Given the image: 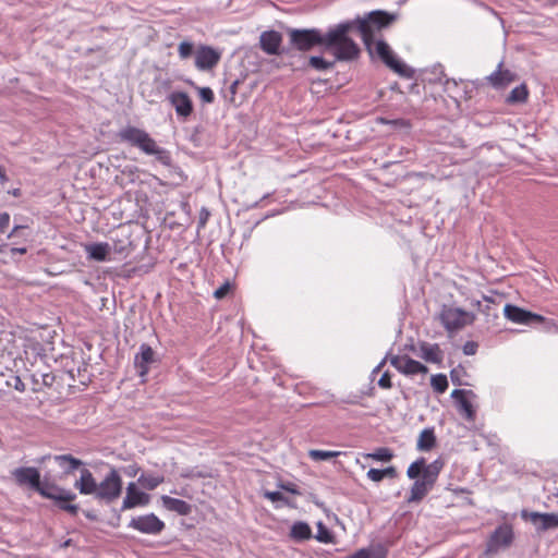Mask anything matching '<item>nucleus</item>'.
Returning <instances> with one entry per match:
<instances>
[{
    "label": "nucleus",
    "instance_id": "obj_1",
    "mask_svg": "<svg viewBox=\"0 0 558 558\" xmlns=\"http://www.w3.org/2000/svg\"><path fill=\"white\" fill-rule=\"evenodd\" d=\"M117 136L120 142L128 143L131 146L138 148L145 155L154 156L161 165H171L170 153L160 147L145 130L133 125H126L118 132Z\"/></svg>",
    "mask_w": 558,
    "mask_h": 558
},
{
    "label": "nucleus",
    "instance_id": "obj_2",
    "mask_svg": "<svg viewBox=\"0 0 558 558\" xmlns=\"http://www.w3.org/2000/svg\"><path fill=\"white\" fill-rule=\"evenodd\" d=\"M355 28L351 21L339 23L327 32L326 49H331L335 57L341 61H350L359 57L357 44L348 36Z\"/></svg>",
    "mask_w": 558,
    "mask_h": 558
},
{
    "label": "nucleus",
    "instance_id": "obj_3",
    "mask_svg": "<svg viewBox=\"0 0 558 558\" xmlns=\"http://www.w3.org/2000/svg\"><path fill=\"white\" fill-rule=\"evenodd\" d=\"M396 20V14L378 10L369 12L363 17L357 16L351 22L354 23V27L361 34L366 49H371L369 43L376 41L380 32L388 28Z\"/></svg>",
    "mask_w": 558,
    "mask_h": 558
},
{
    "label": "nucleus",
    "instance_id": "obj_4",
    "mask_svg": "<svg viewBox=\"0 0 558 558\" xmlns=\"http://www.w3.org/2000/svg\"><path fill=\"white\" fill-rule=\"evenodd\" d=\"M442 469V462L435 460L428 464L422 477L417 478L411 489L408 497V502L421 501L433 488L436 483L438 475Z\"/></svg>",
    "mask_w": 558,
    "mask_h": 558
},
{
    "label": "nucleus",
    "instance_id": "obj_5",
    "mask_svg": "<svg viewBox=\"0 0 558 558\" xmlns=\"http://www.w3.org/2000/svg\"><path fill=\"white\" fill-rule=\"evenodd\" d=\"M291 45L300 51H308L316 46H326L327 33L318 28H292L288 32Z\"/></svg>",
    "mask_w": 558,
    "mask_h": 558
},
{
    "label": "nucleus",
    "instance_id": "obj_6",
    "mask_svg": "<svg viewBox=\"0 0 558 558\" xmlns=\"http://www.w3.org/2000/svg\"><path fill=\"white\" fill-rule=\"evenodd\" d=\"M369 46L371 49H367L369 54L378 57L390 70L402 76L411 75L410 69L396 57L390 46L385 40L377 39L376 41L369 43Z\"/></svg>",
    "mask_w": 558,
    "mask_h": 558
},
{
    "label": "nucleus",
    "instance_id": "obj_7",
    "mask_svg": "<svg viewBox=\"0 0 558 558\" xmlns=\"http://www.w3.org/2000/svg\"><path fill=\"white\" fill-rule=\"evenodd\" d=\"M122 493V478L116 468H111L104 480L98 484L95 498L105 504L117 500Z\"/></svg>",
    "mask_w": 558,
    "mask_h": 558
},
{
    "label": "nucleus",
    "instance_id": "obj_8",
    "mask_svg": "<svg viewBox=\"0 0 558 558\" xmlns=\"http://www.w3.org/2000/svg\"><path fill=\"white\" fill-rule=\"evenodd\" d=\"M440 322L449 332L461 330L465 326L472 325L475 315L459 307L444 306L440 312Z\"/></svg>",
    "mask_w": 558,
    "mask_h": 558
},
{
    "label": "nucleus",
    "instance_id": "obj_9",
    "mask_svg": "<svg viewBox=\"0 0 558 558\" xmlns=\"http://www.w3.org/2000/svg\"><path fill=\"white\" fill-rule=\"evenodd\" d=\"M128 526L143 534L158 535L166 525L155 513H148L132 518Z\"/></svg>",
    "mask_w": 558,
    "mask_h": 558
},
{
    "label": "nucleus",
    "instance_id": "obj_10",
    "mask_svg": "<svg viewBox=\"0 0 558 558\" xmlns=\"http://www.w3.org/2000/svg\"><path fill=\"white\" fill-rule=\"evenodd\" d=\"M11 475L19 486H27L36 492L41 483L40 472L33 466L16 468L11 472Z\"/></svg>",
    "mask_w": 558,
    "mask_h": 558
},
{
    "label": "nucleus",
    "instance_id": "obj_11",
    "mask_svg": "<svg viewBox=\"0 0 558 558\" xmlns=\"http://www.w3.org/2000/svg\"><path fill=\"white\" fill-rule=\"evenodd\" d=\"M390 364L403 375H416L427 373V367L421 362L409 357L408 355H392Z\"/></svg>",
    "mask_w": 558,
    "mask_h": 558
},
{
    "label": "nucleus",
    "instance_id": "obj_12",
    "mask_svg": "<svg viewBox=\"0 0 558 558\" xmlns=\"http://www.w3.org/2000/svg\"><path fill=\"white\" fill-rule=\"evenodd\" d=\"M37 493L43 497L57 502L73 501L76 498V495L73 492L46 481L40 483Z\"/></svg>",
    "mask_w": 558,
    "mask_h": 558
},
{
    "label": "nucleus",
    "instance_id": "obj_13",
    "mask_svg": "<svg viewBox=\"0 0 558 558\" xmlns=\"http://www.w3.org/2000/svg\"><path fill=\"white\" fill-rule=\"evenodd\" d=\"M471 390L456 389L451 392L452 399L457 402L459 413L469 422H474L476 411L468 397H474Z\"/></svg>",
    "mask_w": 558,
    "mask_h": 558
},
{
    "label": "nucleus",
    "instance_id": "obj_14",
    "mask_svg": "<svg viewBox=\"0 0 558 558\" xmlns=\"http://www.w3.org/2000/svg\"><path fill=\"white\" fill-rule=\"evenodd\" d=\"M504 314L505 317L511 320L512 323L522 325H530L534 322L541 323L544 320L543 316L525 311L512 304H507L505 306Z\"/></svg>",
    "mask_w": 558,
    "mask_h": 558
},
{
    "label": "nucleus",
    "instance_id": "obj_15",
    "mask_svg": "<svg viewBox=\"0 0 558 558\" xmlns=\"http://www.w3.org/2000/svg\"><path fill=\"white\" fill-rule=\"evenodd\" d=\"M522 518L531 521L538 532L558 527L557 513H541L522 511Z\"/></svg>",
    "mask_w": 558,
    "mask_h": 558
},
{
    "label": "nucleus",
    "instance_id": "obj_16",
    "mask_svg": "<svg viewBox=\"0 0 558 558\" xmlns=\"http://www.w3.org/2000/svg\"><path fill=\"white\" fill-rule=\"evenodd\" d=\"M513 541V531L510 525L498 526L492 534L487 544L488 551H497L501 547H508Z\"/></svg>",
    "mask_w": 558,
    "mask_h": 558
},
{
    "label": "nucleus",
    "instance_id": "obj_17",
    "mask_svg": "<svg viewBox=\"0 0 558 558\" xmlns=\"http://www.w3.org/2000/svg\"><path fill=\"white\" fill-rule=\"evenodd\" d=\"M220 53L209 46H201L195 53V65L198 70H210L218 64Z\"/></svg>",
    "mask_w": 558,
    "mask_h": 558
},
{
    "label": "nucleus",
    "instance_id": "obj_18",
    "mask_svg": "<svg viewBox=\"0 0 558 558\" xmlns=\"http://www.w3.org/2000/svg\"><path fill=\"white\" fill-rule=\"evenodd\" d=\"M170 104L174 107L178 117L187 118L193 111V104L190 96L183 92H173L168 96Z\"/></svg>",
    "mask_w": 558,
    "mask_h": 558
},
{
    "label": "nucleus",
    "instance_id": "obj_19",
    "mask_svg": "<svg viewBox=\"0 0 558 558\" xmlns=\"http://www.w3.org/2000/svg\"><path fill=\"white\" fill-rule=\"evenodd\" d=\"M154 351L148 345L143 343L140 347V352L135 355L134 365L141 377H145L149 372V365L154 362Z\"/></svg>",
    "mask_w": 558,
    "mask_h": 558
},
{
    "label": "nucleus",
    "instance_id": "obj_20",
    "mask_svg": "<svg viewBox=\"0 0 558 558\" xmlns=\"http://www.w3.org/2000/svg\"><path fill=\"white\" fill-rule=\"evenodd\" d=\"M282 41V36L276 31H267L262 33L259 43L260 48L268 54H277Z\"/></svg>",
    "mask_w": 558,
    "mask_h": 558
},
{
    "label": "nucleus",
    "instance_id": "obj_21",
    "mask_svg": "<svg viewBox=\"0 0 558 558\" xmlns=\"http://www.w3.org/2000/svg\"><path fill=\"white\" fill-rule=\"evenodd\" d=\"M98 483L96 482L93 473L88 469L81 470L80 478L74 483V487L82 495H94L96 494Z\"/></svg>",
    "mask_w": 558,
    "mask_h": 558
},
{
    "label": "nucleus",
    "instance_id": "obj_22",
    "mask_svg": "<svg viewBox=\"0 0 558 558\" xmlns=\"http://www.w3.org/2000/svg\"><path fill=\"white\" fill-rule=\"evenodd\" d=\"M488 82L495 88H504L510 83L515 81V74L508 69H502V64L499 63L496 71L487 76Z\"/></svg>",
    "mask_w": 558,
    "mask_h": 558
},
{
    "label": "nucleus",
    "instance_id": "obj_23",
    "mask_svg": "<svg viewBox=\"0 0 558 558\" xmlns=\"http://www.w3.org/2000/svg\"><path fill=\"white\" fill-rule=\"evenodd\" d=\"M110 245L106 242L100 243H92L85 245V252L89 259H94L97 262H106L110 260Z\"/></svg>",
    "mask_w": 558,
    "mask_h": 558
},
{
    "label": "nucleus",
    "instance_id": "obj_24",
    "mask_svg": "<svg viewBox=\"0 0 558 558\" xmlns=\"http://www.w3.org/2000/svg\"><path fill=\"white\" fill-rule=\"evenodd\" d=\"M161 502L167 510L180 515H189L192 512V506L182 499L163 495L161 496Z\"/></svg>",
    "mask_w": 558,
    "mask_h": 558
},
{
    "label": "nucleus",
    "instance_id": "obj_25",
    "mask_svg": "<svg viewBox=\"0 0 558 558\" xmlns=\"http://www.w3.org/2000/svg\"><path fill=\"white\" fill-rule=\"evenodd\" d=\"M420 355L429 363H439L442 360V353L437 343L422 342L420 344Z\"/></svg>",
    "mask_w": 558,
    "mask_h": 558
},
{
    "label": "nucleus",
    "instance_id": "obj_26",
    "mask_svg": "<svg viewBox=\"0 0 558 558\" xmlns=\"http://www.w3.org/2000/svg\"><path fill=\"white\" fill-rule=\"evenodd\" d=\"M54 461L63 469L65 474H71L75 470L80 469L84 462L71 454H58L54 456Z\"/></svg>",
    "mask_w": 558,
    "mask_h": 558
},
{
    "label": "nucleus",
    "instance_id": "obj_27",
    "mask_svg": "<svg viewBox=\"0 0 558 558\" xmlns=\"http://www.w3.org/2000/svg\"><path fill=\"white\" fill-rule=\"evenodd\" d=\"M290 537L296 542L307 541L312 537V529L306 522L298 521L291 526Z\"/></svg>",
    "mask_w": 558,
    "mask_h": 558
},
{
    "label": "nucleus",
    "instance_id": "obj_28",
    "mask_svg": "<svg viewBox=\"0 0 558 558\" xmlns=\"http://www.w3.org/2000/svg\"><path fill=\"white\" fill-rule=\"evenodd\" d=\"M149 504V495L144 492H136L132 496H125L122 502V510L133 509L138 506H147Z\"/></svg>",
    "mask_w": 558,
    "mask_h": 558
},
{
    "label": "nucleus",
    "instance_id": "obj_29",
    "mask_svg": "<svg viewBox=\"0 0 558 558\" xmlns=\"http://www.w3.org/2000/svg\"><path fill=\"white\" fill-rule=\"evenodd\" d=\"M436 445V436L433 428H425L421 432L416 447L421 451H429Z\"/></svg>",
    "mask_w": 558,
    "mask_h": 558
},
{
    "label": "nucleus",
    "instance_id": "obj_30",
    "mask_svg": "<svg viewBox=\"0 0 558 558\" xmlns=\"http://www.w3.org/2000/svg\"><path fill=\"white\" fill-rule=\"evenodd\" d=\"M366 476L372 482L379 483L385 477L396 478L398 476V472H397L395 466L390 465V466H388L386 469H383V470L369 469L367 474H366Z\"/></svg>",
    "mask_w": 558,
    "mask_h": 558
},
{
    "label": "nucleus",
    "instance_id": "obj_31",
    "mask_svg": "<svg viewBox=\"0 0 558 558\" xmlns=\"http://www.w3.org/2000/svg\"><path fill=\"white\" fill-rule=\"evenodd\" d=\"M427 466L425 458H418L409 465L407 475L410 480H416L418 476L422 477Z\"/></svg>",
    "mask_w": 558,
    "mask_h": 558
},
{
    "label": "nucleus",
    "instance_id": "obj_32",
    "mask_svg": "<svg viewBox=\"0 0 558 558\" xmlns=\"http://www.w3.org/2000/svg\"><path fill=\"white\" fill-rule=\"evenodd\" d=\"M529 92L525 84L514 87L507 97L508 104H520L527 99Z\"/></svg>",
    "mask_w": 558,
    "mask_h": 558
},
{
    "label": "nucleus",
    "instance_id": "obj_33",
    "mask_svg": "<svg viewBox=\"0 0 558 558\" xmlns=\"http://www.w3.org/2000/svg\"><path fill=\"white\" fill-rule=\"evenodd\" d=\"M137 481L144 488L153 490L163 483L165 478L162 475L142 474Z\"/></svg>",
    "mask_w": 558,
    "mask_h": 558
},
{
    "label": "nucleus",
    "instance_id": "obj_34",
    "mask_svg": "<svg viewBox=\"0 0 558 558\" xmlns=\"http://www.w3.org/2000/svg\"><path fill=\"white\" fill-rule=\"evenodd\" d=\"M364 457L376 461L389 462L393 458V453L389 448L380 447L371 453L364 454Z\"/></svg>",
    "mask_w": 558,
    "mask_h": 558
},
{
    "label": "nucleus",
    "instance_id": "obj_35",
    "mask_svg": "<svg viewBox=\"0 0 558 558\" xmlns=\"http://www.w3.org/2000/svg\"><path fill=\"white\" fill-rule=\"evenodd\" d=\"M430 385L437 393H444L448 388L447 376L444 374L433 375L430 378Z\"/></svg>",
    "mask_w": 558,
    "mask_h": 558
},
{
    "label": "nucleus",
    "instance_id": "obj_36",
    "mask_svg": "<svg viewBox=\"0 0 558 558\" xmlns=\"http://www.w3.org/2000/svg\"><path fill=\"white\" fill-rule=\"evenodd\" d=\"M340 454H341L340 451H327V450H317V449L311 450L308 452V456L315 461H326L331 458L339 457Z\"/></svg>",
    "mask_w": 558,
    "mask_h": 558
},
{
    "label": "nucleus",
    "instance_id": "obj_37",
    "mask_svg": "<svg viewBox=\"0 0 558 558\" xmlns=\"http://www.w3.org/2000/svg\"><path fill=\"white\" fill-rule=\"evenodd\" d=\"M308 64L315 70L325 71L330 69L333 63L325 60L323 57L312 56L308 60Z\"/></svg>",
    "mask_w": 558,
    "mask_h": 558
},
{
    "label": "nucleus",
    "instance_id": "obj_38",
    "mask_svg": "<svg viewBox=\"0 0 558 558\" xmlns=\"http://www.w3.org/2000/svg\"><path fill=\"white\" fill-rule=\"evenodd\" d=\"M263 496L272 502H281L283 505L291 506L290 500L280 492L265 490L263 492Z\"/></svg>",
    "mask_w": 558,
    "mask_h": 558
},
{
    "label": "nucleus",
    "instance_id": "obj_39",
    "mask_svg": "<svg viewBox=\"0 0 558 558\" xmlns=\"http://www.w3.org/2000/svg\"><path fill=\"white\" fill-rule=\"evenodd\" d=\"M317 534L316 539L322 543H330L332 539L330 531L322 523L319 522L317 525Z\"/></svg>",
    "mask_w": 558,
    "mask_h": 558
},
{
    "label": "nucleus",
    "instance_id": "obj_40",
    "mask_svg": "<svg viewBox=\"0 0 558 558\" xmlns=\"http://www.w3.org/2000/svg\"><path fill=\"white\" fill-rule=\"evenodd\" d=\"M193 44L190 41H182L178 47V52L181 59H187L193 53Z\"/></svg>",
    "mask_w": 558,
    "mask_h": 558
},
{
    "label": "nucleus",
    "instance_id": "obj_41",
    "mask_svg": "<svg viewBox=\"0 0 558 558\" xmlns=\"http://www.w3.org/2000/svg\"><path fill=\"white\" fill-rule=\"evenodd\" d=\"M198 94L204 102L211 104L215 99L214 92L209 87L199 88Z\"/></svg>",
    "mask_w": 558,
    "mask_h": 558
},
{
    "label": "nucleus",
    "instance_id": "obj_42",
    "mask_svg": "<svg viewBox=\"0 0 558 558\" xmlns=\"http://www.w3.org/2000/svg\"><path fill=\"white\" fill-rule=\"evenodd\" d=\"M231 290V284L227 281L222 286H220L217 290L214 292V296L217 300L223 299Z\"/></svg>",
    "mask_w": 558,
    "mask_h": 558
},
{
    "label": "nucleus",
    "instance_id": "obj_43",
    "mask_svg": "<svg viewBox=\"0 0 558 558\" xmlns=\"http://www.w3.org/2000/svg\"><path fill=\"white\" fill-rule=\"evenodd\" d=\"M345 558H374V554L371 549L361 548Z\"/></svg>",
    "mask_w": 558,
    "mask_h": 558
},
{
    "label": "nucleus",
    "instance_id": "obj_44",
    "mask_svg": "<svg viewBox=\"0 0 558 558\" xmlns=\"http://www.w3.org/2000/svg\"><path fill=\"white\" fill-rule=\"evenodd\" d=\"M378 386L383 389H389L391 388L392 384H391V378H390V374L388 372H385L381 377L379 378L378 380Z\"/></svg>",
    "mask_w": 558,
    "mask_h": 558
},
{
    "label": "nucleus",
    "instance_id": "obj_45",
    "mask_svg": "<svg viewBox=\"0 0 558 558\" xmlns=\"http://www.w3.org/2000/svg\"><path fill=\"white\" fill-rule=\"evenodd\" d=\"M70 501H66V502H58L59 505V508L75 515L77 512H78V506L77 505H72V504H69Z\"/></svg>",
    "mask_w": 558,
    "mask_h": 558
},
{
    "label": "nucleus",
    "instance_id": "obj_46",
    "mask_svg": "<svg viewBox=\"0 0 558 558\" xmlns=\"http://www.w3.org/2000/svg\"><path fill=\"white\" fill-rule=\"evenodd\" d=\"M210 216V213L207 208L203 207L199 211V217H198V229L201 228H204L205 225L207 223L208 221V218Z\"/></svg>",
    "mask_w": 558,
    "mask_h": 558
},
{
    "label": "nucleus",
    "instance_id": "obj_47",
    "mask_svg": "<svg viewBox=\"0 0 558 558\" xmlns=\"http://www.w3.org/2000/svg\"><path fill=\"white\" fill-rule=\"evenodd\" d=\"M279 487L288 493L300 495V490L298 486L294 483L288 482V483H281L279 484Z\"/></svg>",
    "mask_w": 558,
    "mask_h": 558
},
{
    "label": "nucleus",
    "instance_id": "obj_48",
    "mask_svg": "<svg viewBox=\"0 0 558 558\" xmlns=\"http://www.w3.org/2000/svg\"><path fill=\"white\" fill-rule=\"evenodd\" d=\"M476 350H477V343L474 342V341H468L464 345H463V353L465 355H473L476 353Z\"/></svg>",
    "mask_w": 558,
    "mask_h": 558
},
{
    "label": "nucleus",
    "instance_id": "obj_49",
    "mask_svg": "<svg viewBox=\"0 0 558 558\" xmlns=\"http://www.w3.org/2000/svg\"><path fill=\"white\" fill-rule=\"evenodd\" d=\"M10 222V215L8 213L0 214V232H4Z\"/></svg>",
    "mask_w": 558,
    "mask_h": 558
},
{
    "label": "nucleus",
    "instance_id": "obj_50",
    "mask_svg": "<svg viewBox=\"0 0 558 558\" xmlns=\"http://www.w3.org/2000/svg\"><path fill=\"white\" fill-rule=\"evenodd\" d=\"M380 122L385 123V124H392L396 126H408L409 125V123L403 119H397V120L380 119Z\"/></svg>",
    "mask_w": 558,
    "mask_h": 558
},
{
    "label": "nucleus",
    "instance_id": "obj_51",
    "mask_svg": "<svg viewBox=\"0 0 558 558\" xmlns=\"http://www.w3.org/2000/svg\"><path fill=\"white\" fill-rule=\"evenodd\" d=\"M138 471L140 468L136 464L129 465L128 468H125V474H128L129 476H135Z\"/></svg>",
    "mask_w": 558,
    "mask_h": 558
},
{
    "label": "nucleus",
    "instance_id": "obj_52",
    "mask_svg": "<svg viewBox=\"0 0 558 558\" xmlns=\"http://www.w3.org/2000/svg\"><path fill=\"white\" fill-rule=\"evenodd\" d=\"M240 84V81L239 80H235L231 83L230 87H229V92H230V95H231V100H233V97L234 95L236 94V88H238V85Z\"/></svg>",
    "mask_w": 558,
    "mask_h": 558
},
{
    "label": "nucleus",
    "instance_id": "obj_53",
    "mask_svg": "<svg viewBox=\"0 0 558 558\" xmlns=\"http://www.w3.org/2000/svg\"><path fill=\"white\" fill-rule=\"evenodd\" d=\"M136 492H138V489H137L135 483L131 482V483H129V485L126 487V495L125 496H132Z\"/></svg>",
    "mask_w": 558,
    "mask_h": 558
},
{
    "label": "nucleus",
    "instance_id": "obj_54",
    "mask_svg": "<svg viewBox=\"0 0 558 558\" xmlns=\"http://www.w3.org/2000/svg\"><path fill=\"white\" fill-rule=\"evenodd\" d=\"M11 251L13 254H25L27 252L26 247H13Z\"/></svg>",
    "mask_w": 558,
    "mask_h": 558
},
{
    "label": "nucleus",
    "instance_id": "obj_55",
    "mask_svg": "<svg viewBox=\"0 0 558 558\" xmlns=\"http://www.w3.org/2000/svg\"><path fill=\"white\" fill-rule=\"evenodd\" d=\"M386 361H387V357H385V359H384V360H383V361H381V362H380V363H379V364H378V365L373 369V374L378 373V372L381 369V367L385 365Z\"/></svg>",
    "mask_w": 558,
    "mask_h": 558
},
{
    "label": "nucleus",
    "instance_id": "obj_56",
    "mask_svg": "<svg viewBox=\"0 0 558 558\" xmlns=\"http://www.w3.org/2000/svg\"><path fill=\"white\" fill-rule=\"evenodd\" d=\"M14 387H15L16 390H20V391L24 390V384L21 381L20 378H16V384H15Z\"/></svg>",
    "mask_w": 558,
    "mask_h": 558
},
{
    "label": "nucleus",
    "instance_id": "obj_57",
    "mask_svg": "<svg viewBox=\"0 0 558 558\" xmlns=\"http://www.w3.org/2000/svg\"><path fill=\"white\" fill-rule=\"evenodd\" d=\"M472 305H474L476 307H480L481 306V301L476 300V301L472 302Z\"/></svg>",
    "mask_w": 558,
    "mask_h": 558
},
{
    "label": "nucleus",
    "instance_id": "obj_58",
    "mask_svg": "<svg viewBox=\"0 0 558 558\" xmlns=\"http://www.w3.org/2000/svg\"><path fill=\"white\" fill-rule=\"evenodd\" d=\"M454 374H456V371H452V372H451V380H452L453 383H456ZM457 384H459V383L457 381Z\"/></svg>",
    "mask_w": 558,
    "mask_h": 558
},
{
    "label": "nucleus",
    "instance_id": "obj_59",
    "mask_svg": "<svg viewBox=\"0 0 558 558\" xmlns=\"http://www.w3.org/2000/svg\"><path fill=\"white\" fill-rule=\"evenodd\" d=\"M20 227H14V230L12 231V233L9 235L11 236Z\"/></svg>",
    "mask_w": 558,
    "mask_h": 558
},
{
    "label": "nucleus",
    "instance_id": "obj_60",
    "mask_svg": "<svg viewBox=\"0 0 558 558\" xmlns=\"http://www.w3.org/2000/svg\"><path fill=\"white\" fill-rule=\"evenodd\" d=\"M183 476H184V477H190V476H192V474H190V473H185V474H183Z\"/></svg>",
    "mask_w": 558,
    "mask_h": 558
},
{
    "label": "nucleus",
    "instance_id": "obj_61",
    "mask_svg": "<svg viewBox=\"0 0 558 558\" xmlns=\"http://www.w3.org/2000/svg\"><path fill=\"white\" fill-rule=\"evenodd\" d=\"M0 177H3V174H2V170H1V169H0Z\"/></svg>",
    "mask_w": 558,
    "mask_h": 558
}]
</instances>
